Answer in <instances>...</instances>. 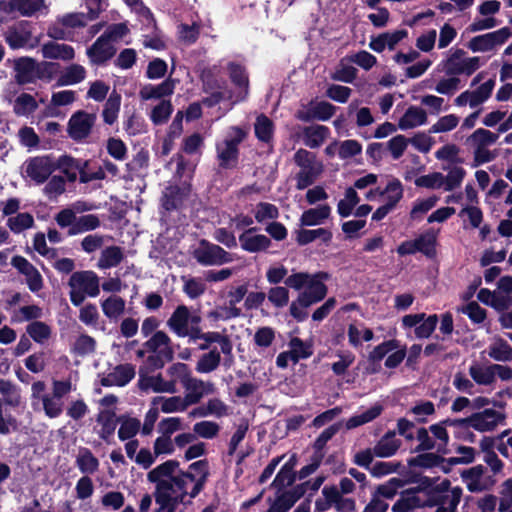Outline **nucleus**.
<instances>
[{
  "label": "nucleus",
  "mask_w": 512,
  "mask_h": 512,
  "mask_svg": "<svg viewBox=\"0 0 512 512\" xmlns=\"http://www.w3.org/2000/svg\"><path fill=\"white\" fill-rule=\"evenodd\" d=\"M403 197V186L398 179L390 180L384 189L371 188L365 194V198L368 201H379L383 198L384 204L395 208L397 203Z\"/></svg>",
  "instance_id": "obj_17"
},
{
  "label": "nucleus",
  "mask_w": 512,
  "mask_h": 512,
  "mask_svg": "<svg viewBox=\"0 0 512 512\" xmlns=\"http://www.w3.org/2000/svg\"><path fill=\"white\" fill-rule=\"evenodd\" d=\"M34 225V218L28 212L18 213L7 220V226L14 233H21Z\"/></svg>",
  "instance_id": "obj_62"
},
{
  "label": "nucleus",
  "mask_w": 512,
  "mask_h": 512,
  "mask_svg": "<svg viewBox=\"0 0 512 512\" xmlns=\"http://www.w3.org/2000/svg\"><path fill=\"white\" fill-rule=\"evenodd\" d=\"M316 239H321L322 242L328 244L332 239V233L325 228L301 229L296 232V241L299 245H307Z\"/></svg>",
  "instance_id": "obj_44"
},
{
  "label": "nucleus",
  "mask_w": 512,
  "mask_h": 512,
  "mask_svg": "<svg viewBox=\"0 0 512 512\" xmlns=\"http://www.w3.org/2000/svg\"><path fill=\"white\" fill-rule=\"evenodd\" d=\"M428 121L427 112L418 106H410L398 122L401 130L414 129L425 125Z\"/></svg>",
  "instance_id": "obj_29"
},
{
  "label": "nucleus",
  "mask_w": 512,
  "mask_h": 512,
  "mask_svg": "<svg viewBox=\"0 0 512 512\" xmlns=\"http://www.w3.org/2000/svg\"><path fill=\"white\" fill-rule=\"evenodd\" d=\"M44 413L49 418H57L63 412V401L53 394H43L41 396Z\"/></svg>",
  "instance_id": "obj_59"
},
{
  "label": "nucleus",
  "mask_w": 512,
  "mask_h": 512,
  "mask_svg": "<svg viewBox=\"0 0 512 512\" xmlns=\"http://www.w3.org/2000/svg\"><path fill=\"white\" fill-rule=\"evenodd\" d=\"M43 315L42 308L37 305H26L16 310L11 318L14 323H22L26 321H37Z\"/></svg>",
  "instance_id": "obj_61"
},
{
  "label": "nucleus",
  "mask_w": 512,
  "mask_h": 512,
  "mask_svg": "<svg viewBox=\"0 0 512 512\" xmlns=\"http://www.w3.org/2000/svg\"><path fill=\"white\" fill-rule=\"evenodd\" d=\"M195 259L202 265H221L233 261L230 253L218 245L201 241L199 247L194 251Z\"/></svg>",
  "instance_id": "obj_15"
},
{
  "label": "nucleus",
  "mask_w": 512,
  "mask_h": 512,
  "mask_svg": "<svg viewBox=\"0 0 512 512\" xmlns=\"http://www.w3.org/2000/svg\"><path fill=\"white\" fill-rule=\"evenodd\" d=\"M26 333L39 344H44L52 334L51 327L41 321H32L26 327Z\"/></svg>",
  "instance_id": "obj_53"
},
{
  "label": "nucleus",
  "mask_w": 512,
  "mask_h": 512,
  "mask_svg": "<svg viewBox=\"0 0 512 512\" xmlns=\"http://www.w3.org/2000/svg\"><path fill=\"white\" fill-rule=\"evenodd\" d=\"M220 361V353L213 349L199 358L196 364V371L199 373H210L218 368Z\"/></svg>",
  "instance_id": "obj_57"
},
{
  "label": "nucleus",
  "mask_w": 512,
  "mask_h": 512,
  "mask_svg": "<svg viewBox=\"0 0 512 512\" xmlns=\"http://www.w3.org/2000/svg\"><path fill=\"white\" fill-rule=\"evenodd\" d=\"M347 336L350 345L357 348L362 345L363 341H371L374 337V333L371 329L365 328L364 326L350 324L347 329Z\"/></svg>",
  "instance_id": "obj_49"
},
{
  "label": "nucleus",
  "mask_w": 512,
  "mask_h": 512,
  "mask_svg": "<svg viewBox=\"0 0 512 512\" xmlns=\"http://www.w3.org/2000/svg\"><path fill=\"white\" fill-rule=\"evenodd\" d=\"M126 302L117 295H111L101 301L103 314L111 321H117L125 311Z\"/></svg>",
  "instance_id": "obj_37"
},
{
  "label": "nucleus",
  "mask_w": 512,
  "mask_h": 512,
  "mask_svg": "<svg viewBox=\"0 0 512 512\" xmlns=\"http://www.w3.org/2000/svg\"><path fill=\"white\" fill-rule=\"evenodd\" d=\"M179 463L168 460L154 469L147 477L156 485L155 500L164 512H176L180 505H186L201 491V481H194L191 473H178Z\"/></svg>",
  "instance_id": "obj_1"
},
{
  "label": "nucleus",
  "mask_w": 512,
  "mask_h": 512,
  "mask_svg": "<svg viewBox=\"0 0 512 512\" xmlns=\"http://www.w3.org/2000/svg\"><path fill=\"white\" fill-rule=\"evenodd\" d=\"M76 464L82 473L93 474L99 467L98 459L88 450L82 449L76 458Z\"/></svg>",
  "instance_id": "obj_58"
},
{
  "label": "nucleus",
  "mask_w": 512,
  "mask_h": 512,
  "mask_svg": "<svg viewBox=\"0 0 512 512\" xmlns=\"http://www.w3.org/2000/svg\"><path fill=\"white\" fill-rule=\"evenodd\" d=\"M55 162L56 169H60L71 181L76 179L78 172L81 174L84 170L80 161L67 155L59 157Z\"/></svg>",
  "instance_id": "obj_50"
},
{
  "label": "nucleus",
  "mask_w": 512,
  "mask_h": 512,
  "mask_svg": "<svg viewBox=\"0 0 512 512\" xmlns=\"http://www.w3.org/2000/svg\"><path fill=\"white\" fill-rule=\"evenodd\" d=\"M423 490L427 491L428 500L425 502L428 506H437L435 512H456V508L462 497L460 487H450V481L424 477L421 480Z\"/></svg>",
  "instance_id": "obj_2"
},
{
  "label": "nucleus",
  "mask_w": 512,
  "mask_h": 512,
  "mask_svg": "<svg viewBox=\"0 0 512 512\" xmlns=\"http://www.w3.org/2000/svg\"><path fill=\"white\" fill-rule=\"evenodd\" d=\"M141 386L155 393L174 394L177 392V387L173 385V382L165 380L160 374L142 379Z\"/></svg>",
  "instance_id": "obj_42"
},
{
  "label": "nucleus",
  "mask_w": 512,
  "mask_h": 512,
  "mask_svg": "<svg viewBox=\"0 0 512 512\" xmlns=\"http://www.w3.org/2000/svg\"><path fill=\"white\" fill-rule=\"evenodd\" d=\"M469 375L477 385L492 386L497 378L502 382H511L512 367L499 363L483 364L475 361L469 366Z\"/></svg>",
  "instance_id": "obj_6"
},
{
  "label": "nucleus",
  "mask_w": 512,
  "mask_h": 512,
  "mask_svg": "<svg viewBox=\"0 0 512 512\" xmlns=\"http://www.w3.org/2000/svg\"><path fill=\"white\" fill-rule=\"evenodd\" d=\"M146 346L149 350L159 354L161 358L168 361L173 358V349L170 345V338L163 331H157L154 335L146 342Z\"/></svg>",
  "instance_id": "obj_32"
},
{
  "label": "nucleus",
  "mask_w": 512,
  "mask_h": 512,
  "mask_svg": "<svg viewBox=\"0 0 512 512\" xmlns=\"http://www.w3.org/2000/svg\"><path fill=\"white\" fill-rule=\"evenodd\" d=\"M438 323L436 314L426 315L425 313L407 314L402 317V327L407 330L414 328V334L417 338L424 339L430 337Z\"/></svg>",
  "instance_id": "obj_13"
},
{
  "label": "nucleus",
  "mask_w": 512,
  "mask_h": 512,
  "mask_svg": "<svg viewBox=\"0 0 512 512\" xmlns=\"http://www.w3.org/2000/svg\"><path fill=\"white\" fill-rule=\"evenodd\" d=\"M360 198L354 188L348 187L345 190L344 196L337 204V212L341 217H348L352 215L354 209L359 204Z\"/></svg>",
  "instance_id": "obj_46"
},
{
  "label": "nucleus",
  "mask_w": 512,
  "mask_h": 512,
  "mask_svg": "<svg viewBox=\"0 0 512 512\" xmlns=\"http://www.w3.org/2000/svg\"><path fill=\"white\" fill-rule=\"evenodd\" d=\"M15 80L19 84L33 83L37 79L50 81L58 71L59 65L53 62L38 64L34 59L22 57L15 61Z\"/></svg>",
  "instance_id": "obj_4"
},
{
  "label": "nucleus",
  "mask_w": 512,
  "mask_h": 512,
  "mask_svg": "<svg viewBox=\"0 0 512 512\" xmlns=\"http://www.w3.org/2000/svg\"><path fill=\"white\" fill-rule=\"evenodd\" d=\"M38 108L35 97L28 93L19 94L14 100L13 111L18 116L28 117Z\"/></svg>",
  "instance_id": "obj_45"
},
{
  "label": "nucleus",
  "mask_w": 512,
  "mask_h": 512,
  "mask_svg": "<svg viewBox=\"0 0 512 512\" xmlns=\"http://www.w3.org/2000/svg\"><path fill=\"white\" fill-rule=\"evenodd\" d=\"M241 248L250 253H256L266 250L270 244V239L263 234H256L254 229H248L239 236Z\"/></svg>",
  "instance_id": "obj_25"
},
{
  "label": "nucleus",
  "mask_w": 512,
  "mask_h": 512,
  "mask_svg": "<svg viewBox=\"0 0 512 512\" xmlns=\"http://www.w3.org/2000/svg\"><path fill=\"white\" fill-rule=\"evenodd\" d=\"M42 56L47 59L72 60L75 57L74 48L64 43L50 41L41 48Z\"/></svg>",
  "instance_id": "obj_30"
},
{
  "label": "nucleus",
  "mask_w": 512,
  "mask_h": 512,
  "mask_svg": "<svg viewBox=\"0 0 512 512\" xmlns=\"http://www.w3.org/2000/svg\"><path fill=\"white\" fill-rule=\"evenodd\" d=\"M498 135L484 128H478L470 137L468 142L474 147L491 146L496 143Z\"/></svg>",
  "instance_id": "obj_60"
},
{
  "label": "nucleus",
  "mask_w": 512,
  "mask_h": 512,
  "mask_svg": "<svg viewBox=\"0 0 512 512\" xmlns=\"http://www.w3.org/2000/svg\"><path fill=\"white\" fill-rule=\"evenodd\" d=\"M297 490L286 491L276 498L267 512H287L300 498Z\"/></svg>",
  "instance_id": "obj_51"
},
{
  "label": "nucleus",
  "mask_w": 512,
  "mask_h": 512,
  "mask_svg": "<svg viewBox=\"0 0 512 512\" xmlns=\"http://www.w3.org/2000/svg\"><path fill=\"white\" fill-rule=\"evenodd\" d=\"M12 266L25 277L30 291L36 293L43 288V278L40 272L26 258L15 256L11 260Z\"/></svg>",
  "instance_id": "obj_20"
},
{
  "label": "nucleus",
  "mask_w": 512,
  "mask_h": 512,
  "mask_svg": "<svg viewBox=\"0 0 512 512\" xmlns=\"http://www.w3.org/2000/svg\"><path fill=\"white\" fill-rule=\"evenodd\" d=\"M97 423L100 425L98 434L103 440H108L116 429V414L112 410L103 409L98 413Z\"/></svg>",
  "instance_id": "obj_41"
},
{
  "label": "nucleus",
  "mask_w": 512,
  "mask_h": 512,
  "mask_svg": "<svg viewBox=\"0 0 512 512\" xmlns=\"http://www.w3.org/2000/svg\"><path fill=\"white\" fill-rule=\"evenodd\" d=\"M462 478L471 492H480L489 487V479L482 466L472 467L462 473Z\"/></svg>",
  "instance_id": "obj_28"
},
{
  "label": "nucleus",
  "mask_w": 512,
  "mask_h": 512,
  "mask_svg": "<svg viewBox=\"0 0 512 512\" xmlns=\"http://www.w3.org/2000/svg\"><path fill=\"white\" fill-rule=\"evenodd\" d=\"M121 106V96L117 92H112L107 99L102 116L106 124L112 125L118 119Z\"/></svg>",
  "instance_id": "obj_52"
},
{
  "label": "nucleus",
  "mask_w": 512,
  "mask_h": 512,
  "mask_svg": "<svg viewBox=\"0 0 512 512\" xmlns=\"http://www.w3.org/2000/svg\"><path fill=\"white\" fill-rule=\"evenodd\" d=\"M197 340L203 341V343L199 344V349L201 350L208 349L211 343H217L223 354L228 355L232 352L231 340L225 334L219 332L204 333L199 327L197 330H194L193 336L190 339L191 342H196Z\"/></svg>",
  "instance_id": "obj_21"
},
{
  "label": "nucleus",
  "mask_w": 512,
  "mask_h": 512,
  "mask_svg": "<svg viewBox=\"0 0 512 512\" xmlns=\"http://www.w3.org/2000/svg\"><path fill=\"white\" fill-rule=\"evenodd\" d=\"M200 321V316L192 314L186 306L180 305L168 319L167 325L177 336L191 339L194 330L200 327Z\"/></svg>",
  "instance_id": "obj_8"
},
{
  "label": "nucleus",
  "mask_w": 512,
  "mask_h": 512,
  "mask_svg": "<svg viewBox=\"0 0 512 512\" xmlns=\"http://www.w3.org/2000/svg\"><path fill=\"white\" fill-rule=\"evenodd\" d=\"M247 430H248V425L246 423L240 424L237 427L234 434L232 435L230 442H229L228 454L230 456L236 454V463L238 465L241 464L244 461V459L249 455V452H243V451L236 453V450H237L239 444L243 441V439L246 436Z\"/></svg>",
  "instance_id": "obj_47"
},
{
  "label": "nucleus",
  "mask_w": 512,
  "mask_h": 512,
  "mask_svg": "<svg viewBox=\"0 0 512 512\" xmlns=\"http://www.w3.org/2000/svg\"><path fill=\"white\" fill-rule=\"evenodd\" d=\"M247 131L238 126L229 127L221 141L216 144L217 157L220 166L229 168L236 164L238 146L245 139Z\"/></svg>",
  "instance_id": "obj_7"
},
{
  "label": "nucleus",
  "mask_w": 512,
  "mask_h": 512,
  "mask_svg": "<svg viewBox=\"0 0 512 512\" xmlns=\"http://www.w3.org/2000/svg\"><path fill=\"white\" fill-rule=\"evenodd\" d=\"M151 402L158 411L166 414L183 412L189 407L185 399L181 396H157L154 397Z\"/></svg>",
  "instance_id": "obj_34"
},
{
  "label": "nucleus",
  "mask_w": 512,
  "mask_h": 512,
  "mask_svg": "<svg viewBox=\"0 0 512 512\" xmlns=\"http://www.w3.org/2000/svg\"><path fill=\"white\" fill-rule=\"evenodd\" d=\"M135 376V369L130 364L115 367L102 381L106 386H125Z\"/></svg>",
  "instance_id": "obj_31"
},
{
  "label": "nucleus",
  "mask_w": 512,
  "mask_h": 512,
  "mask_svg": "<svg viewBox=\"0 0 512 512\" xmlns=\"http://www.w3.org/2000/svg\"><path fill=\"white\" fill-rule=\"evenodd\" d=\"M495 85V79L490 78L474 90H465L454 99V105L457 107L469 106L470 108H477L490 98Z\"/></svg>",
  "instance_id": "obj_12"
},
{
  "label": "nucleus",
  "mask_w": 512,
  "mask_h": 512,
  "mask_svg": "<svg viewBox=\"0 0 512 512\" xmlns=\"http://www.w3.org/2000/svg\"><path fill=\"white\" fill-rule=\"evenodd\" d=\"M5 40L12 49H33L38 46L40 38L33 36L26 23L10 27L5 33Z\"/></svg>",
  "instance_id": "obj_14"
},
{
  "label": "nucleus",
  "mask_w": 512,
  "mask_h": 512,
  "mask_svg": "<svg viewBox=\"0 0 512 512\" xmlns=\"http://www.w3.org/2000/svg\"><path fill=\"white\" fill-rule=\"evenodd\" d=\"M383 407L380 404H375L372 407L353 415L345 422V427L348 430L357 428L361 425L369 423L376 419L382 412Z\"/></svg>",
  "instance_id": "obj_38"
},
{
  "label": "nucleus",
  "mask_w": 512,
  "mask_h": 512,
  "mask_svg": "<svg viewBox=\"0 0 512 512\" xmlns=\"http://www.w3.org/2000/svg\"><path fill=\"white\" fill-rule=\"evenodd\" d=\"M116 49L114 45L101 35L94 44L87 49V56L93 64H103L114 56Z\"/></svg>",
  "instance_id": "obj_23"
},
{
  "label": "nucleus",
  "mask_w": 512,
  "mask_h": 512,
  "mask_svg": "<svg viewBox=\"0 0 512 512\" xmlns=\"http://www.w3.org/2000/svg\"><path fill=\"white\" fill-rule=\"evenodd\" d=\"M422 505L421 500L413 491H406L392 506V512H412Z\"/></svg>",
  "instance_id": "obj_56"
},
{
  "label": "nucleus",
  "mask_w": 512,
  "mask_h": 512,
  "mask_svg": "<svg viewBox=\"0 0 512 512\" xmlns=\"http://www.w3.org/2000/svg\"><path fill=\"white\" fill-rule=\"evenodd\" d=\"M501 3L497 0H487L481 3L477 10L483 18H475L470 29L473 32L488 30L496 27L498 22L493 17L500 10Z\"/></svg>",
  "instance_id": "obj_19"
},
{
  "label": "nucleus",
  "mask_w": 512,
  "mask_h": 512,
  "mask_svg": "<svg viewBox=\"0 0 512 512\" xmlns=\"http://www.w3.org/2000/svg\"><path fill=\"white\" fill-rule=\"evenodd\" d=\"M70 300L75 306L81 305L86 297H96L100 292L99 277L93 271L74 272L68 283Z\"/></svg>",
  "instance_id": "obj_5"
},
{
  "label": "nucleus",
  "mask_w": 512,
  "mask_h": 512,
  "mask_svg": "<svg viewBox=\"0 0 512 512\" xmlns=\"http://www.w3.org/2000/svg\"><path fill=\"white\" fill-rule=\"evenodd\" d=\"M323 172V164L320 161L314 162L306 167L300 168L296 175V187L303 190L310 186L315 179Z\"/></svg>",
  "instance_id": "obj_36"
},
{
  "label": "nucleus",
  "mask_w": 512,
  "mask_h": 512,
  "mask_svg": "<svg viewBox=\"0 0 512 512\" xmlns=\"http://www.w3.org/2000/svg\"><path fill=\"white\" fill-rule=\"evenodd\" d=\"M511 36V29L509 27H502L496 31L473 37L468 42V48L472 52H491L501 47Z\"/></svg>",
  "instance_id": "obj_10"
},
{
  "label": "nucleus",
  "mask_w": 512,
  "mask_h": 512,
  "mask_svg": "<svg viewBox=\"0 0 512 512\" xmlns=\"http://www.w3.org/2000/svg\"><path fill=\"white\" fill-rule=\"evenodd\" d=\"M504 419L505 416L500 411L487 408L483 411L473 413L468 418L457 421V423L485 433L495 430Z\"/></svg>",
  "instance_id": "obj_9"
},
{
  "label": "nucleus",
  "mask_w": 512,
  "mask_h": 512,
  "mask_svg": "<svg viewBox=\"0 0 512 512\" xmlns=\"http://www.w3.org/2000/svg\"><path fill=\"white\" fill-rule=\"evenodd\" d=\"M123 259L122 250L117 246H111L104 249L98 260V267L108 269L117 266Z\"/></svg>",
  "instance_id": "obj_55"
},
{
  "label": "nucleus",
  "mask_w": 512,
  "mask_h": 512,
  "mask_svg": "<svg viewBox=\"0 0 512 512\" xmlns=\"http://www.w3.org/2000/svg\"><path fill=\"white\" fill-rule=\"evenodd\" d=\"M331 215V207L322 204L315 208L305 210L300 217L301 226H317L325 223Z\"/></svg>",
  "instance_id": "obj_33"
},
{
  "label": "nucleus",
  "mask_w": 512,
  "mask_h": 512,
  "mask_svg": "<svg viewBox=\"0 0 512 512\" xmlns=\"http://www.w3.org/2000/svg\"><path fill=\"white\" fill-rule=\"evenodd\" d=\"M186 394L183 397L187 404H197L204 395L211 394L214 392V385L210 382H204L193 376L183 386Z\"/></svg>",
  "instance_id": "obj_22"
},
{
  "label": "nucleus",
  "mask_w": 512,
  "mask_h": 512,
  "mask_svg": "<svg viewBox=\"0 0 512 512\" xmlns=\"http://www.w3.org/2000/svg\"><path fill=\"white\" fill-rule=\"evenodd\" d=\"M406 37L407 31L404 29L386 32L371 39L369 47L378 53L382 52L386 48L393 50Z\"/></svg>",
  "instance_id": "obj_27"
},
{
  "label": "nucleus",
  "mask_w": 512,
  "mask_h": 512,
  "mask_svg": "<svg viewBox=\"0 0 512 512\" xmlns=\"http://www.w3.org/2000/svg\"><path fill=\"white\" fill-rule=\"evenodd\" d=\"M400 447V441L395 433H387L374 446V454L378 457L386 458L393 456Z\"/></svg>",
  "instance_id": "obj_40"
},
{
  "label": "nucleus",
  "mask_w": 512,
  "mask_h": 512,
  "mask_svg": "<svg viewBox=\"0 0 512 512\" xmlns=\"http://www.w3.org/2000/svg\"><path fill=\"white\" fill-rule=\"evenodd\" d=\"M167 375L169 376V382H173V385L177 387V383H181L182 386L192 376L191 370L184 363H175L167 369Z\"/></svg>",
  "instance_id": "obj_64"
},
{
  "label": "nucleus",
  "mask_w": 512,
  "mask_h": 512,
  "mask_svg": "<svg viewBox=\"0 0 512 512\" xmlns=\"http://www.w3.org/2000/svg\"><path fill=\"white\" fill-rule=\"evenodd\" d=\"M10 5L23 16H32L47 8L45 0H10Z\"/></svg>",
  "instance_id": "obj_48"
},
{
  "label": "nucleus",
  "mask_w": 512,
  "mask_h": 512,
  "mask_svg": "<svg viewBox=\"0 0 512 512\" xmlns=\"http://www.w3.org/2000/svg\"><path fill=\"white\" fill-rule=\"evenodd\" d=\"M484 61L479 56H470L464 49H449L443 60L437 65V70L447 76H471L480 67Z\"/></svg>",
  "instance_id": "obj_3"
},
{
  "label": "nucleus",
  "mask_w": 512,
  "mask_h": 512,
  "mask_svg": "<svg viewBox=\"0 0 512 512\" xmlns=\"http://www.w3.org/2000/svg\"><path fill=\"white\" fill-rule=\"evenodd\" d=\"M326 273L313 274L311 281L308 282L305 289L299 294L298 300L303 307H309L320 302L327 294V287L323 283L327 279Z\"/></svg>",
  "instance_id": "obj_18"
},
{
  "label": "nucleus",
  "mask_w": 512,
  "mask_h": 512,
  "mask_svg": "<svg viewBox=\"0 0 512 512\" xmlns=\"http://www.w3.org/2000/svg\"><path fill=\"white\" fill-rule=\"evenodd\" d=\"M55 169V159L50 155L32 157L24 163L26 176L36 184H42L48 180Z\"/></svg>",
  "instance_id": "obj_11"
},
{
  "label": "nucleus",
  "mask_w": 512,
  "mask_h": 512,
  "mask_svg": "<svg viewBox=\"0 0 512 512\" xmlns=\"http://www.w3.org/2000/svg\"><path fill=\"white\" fill-rule=\"evenodd\" d=\"M96 115L86 111L75 112L68 121L67 132L75 141L86 139L95 124Z\"/></svg>",
  "instance_id": "obj_16"
},
{
  "label": "nucleus",
  "mask_w": 512,
  "mask_h": 512,
  "mask_svg": "<svg viewBox=\"0 0 512 512\" xmlns=\"http://www.w3.org/2000/svg\"><path fill=\"white\" fill-rule=\"evenodd\" d=\"M228 71L232 82L237 87V93L235 96H228L233 103L244 100L248 95V77L242 66L235 63L228 65Z\"/></svg>",
  "instance_id": "obj_24"
},
{
  "label": "nucleus",
  "mask_w": 512,
  "mask_h": 512,
  "mask_svg": "<svg viewBox=\"0 0 512 512\" xmlns=\"http://www.w3.org/2000/svg\"><path fill=\"white\" fill-rule=\"evenodd\" d=\"M465 176L466 171L461 166H452L448 168L447 174H443V190L449 192L460 187Z\"/></svg>",
  "instance_id": "obj_54"
},
{
  "label": "nucleus",
  "mask_w": 512,
  "mask_h": 512,
  "mask_svg": "<svg viewBox=\"0 0 512 512\" xmlns=\"http://www.w3.org/2000/svg\"><path fill=\"white\" fill-rule=\"evenodd\" d=\"M256 137L263 142H269L273 138L274 125L273 122L265 115L257 117L254 124Z\"/></svg>",
  "instance_id": "obj_63"
},
{
  "label": "nucleus",
  "mask_w": 512,
  "mask_h": 512,
  "mask_svg": "<svg viewBox=\"0 0 512 512\" xmlns=\"http://www.w3.org/2000/svg\"><path fill=\"white\" fill-rule=\"evenodd\" d=\"M86 77V70L79 64H72L61 72L57 86H69L82 82Z\"/></svg>",
  "instance_id": "obj_43"
},
{
  "label": "nucleus",
  "mask_w": 512,
  "mask_h": 512,
  "mask_svg": "<svg viewBox=\"0 0 512 512\" xmlns=\"http://www.w3.org/2000/svg\"><path fill=\"white\" fill-rule=\"evenodd\" d=\"M329 136V129L323 125L306 127L303 132L304 143L310 148H317L324 143Z\"/></svg>",
  "instance_id": "obj_39"
},
{
  "label": "nucleus",
  "mask_w": 512,
  "mask_h": 512,
  "mask_svg": "<svg viewBox=\"0 0 512 512\" xmlns=\"http://www.w3.org/2000/svg\"><path fill=\"white\" fill-rule=\"evenodd\" d=\"M176 86V80L167 78L162 83L153 85L146 84L140 91L139 96L142 100L161 99L173 94Z\"/></svg>",
  "instance_id": "obj_26"
},
{
  "label": "nucleus",
  "mask_w": 512,
  "mask_h": 512,
  "mask_svg": "<svg viewBox=\"0 0 512 512\" xmlns=\"http://www.w3.org/2000/svg\"><path fill=\"white\" fill-rule=\"evenodd\" d=\"M488 356L496 362L512 361V346L501 337H494L487 348Z\"/></svg>",
  "instance_id": "obj_35"
}]
</instances>
